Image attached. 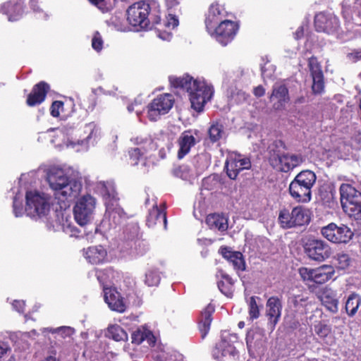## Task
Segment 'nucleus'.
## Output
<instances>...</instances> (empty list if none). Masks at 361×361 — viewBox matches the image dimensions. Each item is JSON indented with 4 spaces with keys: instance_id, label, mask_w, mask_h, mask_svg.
<instances>
[{
    "instance_id": "obj_37",
    "label": "nucleus",
    "mask_w": 361,
    "mask_h": 361,
    "mask_svg": "<svg viewBox=\"0 0 361 361\" xmlns=\"http://www.w3.org/2000/svg\"><path fill=\"white\" fill-rule=\"evenodd\" d=\"M132 343L135 345L141 344L145 340L148 341L155 342L154 336L152 331L148 330H141L137 329L134 331L131 335Z\"/></svg>"
},
{
    "instance_id": "obj_12",
    "label": "nucleus",
    "mask_w": 361,
    "mask_h": 361,
    "mask_svg": "<svg viewBox=\"0 0 361 361\" xmlns=\"http://www.w3.org/2000/svg\"><path fill=\"white\" fill-rule=\"evenodd\" d=\"M238 28L237 23L224 20L216 27L214 26L212 31L209 33L221 45L226 46L234 39Z\"/></svg>"
},
{
    "instance_id": "obj_57",
    "label": "nucleus",
    "mask_w": 361,
    "mask_h": 361,
    "mask_svg": "<svg viewBox=\"0 0 361 361\" xmlns=\"http://www.w3.org/2000/svg\"><path fill=\"white\" fill-rule=\"evenodd\" d=\"M253 94L257 98L263 97L265 94V88L262 85L255 87L253 89Z\"/></svg>"
},
{
    "instance_id": "obj_8",
    "label": "nucleus",
    "mask_w": 361,
    "mask_h": 361,
    "mask_svg": "<svg viewBox=\"0 0 361 361\" xmlns=\"http://www.w3.org/2000/svg\"><path fill=\"white\" fill-rule=\"evenodd\" d=\"M304 251L312 260L322 262L331 255L332 250L329 245L322 239L310 238L304 244Z\"/></svg>"
},
{
    "instance_id": "obj_1",
    "label": "nucleus",
    "mask_w": 361,
    "mask_h": 361,
    "mask_svg": "<svg viewBox=\"0 0 361 361\" xmlns=\"http://www.w3.org/2000/svg\"><path fill=\"white\" fill-rule=\"evenodd\" d=\"M171 82L174 87L188 92L191 106L197 112L203 110L207 101L213 94L212 87L204 80L194 79L189 75L171 79Z\"/></svg>"
},
{
    "instance_id": "obj_18",
    "label": "nucleus",
    "mask_w": 361,
    "mask_h": 361,
    "mask_svg": "<svg viewBox=\"0 0 361 361\" xmlns=\"http://www.w3.org/2000/svg\"><path fill=\"white\" fill-rule=\"evenodd\" d=\"M50 90L49 84L45 81H40L35 84L31 92L27 94L25 102L27 106L34 107L42 104Z\"/></svg>"
},
{
    "instance_id": "obj_52",
    "label": "nucleus",
    "mask_w": 361,
    "mask_h": 361,
    "mask_svg": "<svg viewBox=\"0 0 361 361\" xmlns=\"http://www.w3.org/2000/svg\"><path fill=\"white\" fill-rule=\"evenodd\" d=\"M189 169L186 166H179L178 167L176 168L173 171L175 176L181 178H186Z\"/></svg>"
},
{
    "instance_id": "obj_54",
    "label": "nucleus",
    "mask_w": 361,
    "mask_h": 361,
    "mask_svg": "<svg viewBox=\"0 0 361 361\" xmlns=\"http://www.w3.org/2000/svg\"><path fill=\"white\" fill-rule=\"evenodd\" d=\"M89 2L97 6L99 10L102 11V13H106L108 11V8L105 6V0H88Z\"/></svg>"
},
{
    "instance_id": "obj_62",
    "label": "nucleus",
    "mask_w": 361,
    "mask_h": 361,
    "mask_svg": "<svg viewBox=\"0 0 361 361\" xmlns=\"http://www.w3.org/2000/svg\"><path fill=\"white\" fill-rule=\"evenodd\" d=\"M160 156H161V157L162 159H164V158H165V156H164V155H160Z\"/></svg>"
},
{
    "instance_id": "obj_4",
    "label": "nucleus",
    "mask_w": 361,
    "mask_h": 361,
    "mask_svg": "<svg viewBox=\"0 0 361 361\" xmlns=\"http://www.w3.org/2000/svg\"><path fill=\"white\" fill-rule=\"evenodd\" d=\"M339 191L343 211L361 224V192L348 183H342Z\"/></svg>"
},
{
    "instance_id": "obj_58",
    "label": "nucleus",
    "mask_w": 361,
    "mask_h": 361,
    "mask_svg": "<svg viewBox=\"0 0 361 361\" xmlns=\"http://www.w3.org/2000/svg\"><path fill=\"white\" fill-rule=\"evenodd\" d=\"M181 0H164L166 6L168 9H171L177 7Z\"/></svg>"
},
{
    "instance_id": "obj_33",
    "label": "nucleus",
    "mask_w": 361,
    "mask_h": 361,
    "mask_svg": "<svg viewBox=\"0 0 361 361\" xmlns=\"http://www.w3.org/2000/svg\"><path fill=\"white\" fill-rule=\"evenodd\" d=\"M264 335L259 328H252L246 334V344L249 350L259 347L263 342Z\"/></svg>"
},
{
    "instance_id": "obj_59",
    "label": "nucleus",
    "mask_w": 361,
    "mask_h": 361,
    "mask_svg": "<svg viewBox=\"0 0 361 361\" xmlns=\"http://www.w3.org/2000/svg\"><path fill=\"white\" fill-rule=\"evenodd\" d=\"M38 1L39 0H30V6L34 11H39L40 10L38 5Z\"/></svg>"
},
{
    "instance_id": "obj_20",
    "label": "nucleus",
    "mask_w": 361,
    "mask_h": 361,
    "mask_svg": "<svg viewBox=\"0 0 361 361\" xmlns=\"http://www.w3.org/2000/svg\"><path fill=\"white\" fill-rule=\"evenodd\" d=\"M226 11L223 6L217 2L212 3L205 18V25L208 32H211L216 23H219L226 16Z\"/></svg>"
},
{
    "instance_id": "obj_11",
    "label": "nucleus",
    "mask_w": 361,
    "mask_h": 361,
    "mask_svg": "<svg viewBox=\"0 0 361 361\" xmlns=\"http://www.w3.org/2000/svg\"><path fill=\"white\" fill-rule=\"evenodd\" d=\"M25 211L31 216H43L50 209L49 203L46 197L36 191H27L25 195Z\"/></svg>"
},
{
    "instance_id": "obj_31",
    "label": "nucleus",
    "mask_w": 361,
    "mask_h": 361,
    "mask_svg": "<svg viewBox=\"0 0 361 361\" xmlns=\"http://www.w3.org/2000/svg\"><path fill=\"white\" fill-rule=\"evenodd\" d=\"M310 221L311 212L309 209L302 205L294 207L293 228L307 225Z\"/></svg>"
},
{
    "instance_id": "obj_63",
    "label": "nucleus",
    "mask_w": 361,
    "mask_h": 361,
    "mask_svg": "<svg viewBox=\"0 0 361 361\" xmlns=\"http://www.w3.org/2000/svg\"><path fill=\"white\" fill-rule=\"evenodd\" d=\"M159 36L160 37V38H162V39H164V37H162L161 35H159Z\"/></svg>"
},
{
    "instance_id": "obj_61",
    "label": "nucleus",
    "mask_w": 361,
    "mask_h": 361,
    "mask_svg": "<svg viewBox=\"0 0 361 361\" xmlns=\"http://www.w3.org/2000/svg\"><path fill=\"white\" fill-rule=\"evenodd\" d=\"M238 326H239V328H243L244 326V322H240L238 323Z\"/></svg>"
},
{
    "instance_id": "obj_50",
    "label": "nucleus",
    "mask_w": 361,
    "mask_h": 361,
    "mask_svg": "<svg viewBox=\"0 0 361 361\" xmlns=\"http://www.w3.org/2000/svg\"><path fill=\"white\" fill-rule=\"evenodd\" d=\"M64 103L62 101L56 100L52 102L50 106V114L54 117L57 118L60 116V110L63 108Z\"/></svg>"
},
{
    "instance_id": "obj_6",
    "label": "nucleus",
    "mask_w": 361,
    "mask_h": 361,
    "mask_svg": "<svg viewBox=\"0 0 361 361\" xmlns=\"http://www.w3.org/2000/svg\"><path fill=\"white\" fill-rule=\"evenodd\" d=\"M321 234L329 241L336 244H346L353 238L354 233L346 225L331 222L321 228Z\"/></svg>"
},
{
    "instance_id": "obj_28",
    "label": "nucleus",
    "mask_w": 361,
    "mask_h": 361,
    "mask_svg": "<svg viewBox=\"0 0 361 361\" xmlns=\"http://www.w3.org/2000/svg\"><path fill=\"white\" fill-rule=\"evenodd\" d=\"M218 288L228 298H231L234 292V281L224 271L221 270L216 274Z\"/></svg>"
},
{
    "instance_id": "obj_2",
    "label": "nucleus",
    "mask_w": 361,
    "mask_h": 361,
    "mask_svg": "<svg viewBox=\"0 0 361 361\" xmlns=\"http://www.w3.org/2000/svg\"><path fill=\"white\" fill-rule=\"evenodd\" d=\"M159 7L152 8L146 1L135 2L127 9V20L134 27L160 30L161 19Z\"/></svg>"
},
{
    "instance_id": "obj_21",
    "label": "nucleus",
    "mask_w": 361,
    "mask_h": 361,
    "mask_svg": "<svg viewBox=\"0 0 361 361\" xmlns=\"http://www.w3.org/2000/svg\"><path fill=\"white\" fill-rule=\"evenodd\" d=\"M266 306V316L268 321L273 327H275L281 316V300L277 296H271L267 300Z\"/></svg>"
},
{
    "instance_id": "obj_35",
    "label": "nucleus",
    "mask_w": 361,
    "mask_h": 361,
    "mask_svg": "<svg viewBox=\"0 0 361 361\" xmlns=\"http://www.w3.org/2000/svg\"><path fill=\"white\" fill-rule=\"evenodd\" d=\"M131 142L145 155L156 148V144L151 137L137 136L132 138Z\"/></svg>"
},
{
    "instance_id": "obj_41",
    "label": "nucleus",
    "mask_w": 361,
    "mask_h": 361,
    "mask_svg": "<svg viewBox=\"0 0 361 361\" xmlns=\"http://www.w3.org/2000/svg\"><path fill=\"white\" fill-rule=\"evenodd\" d=\"M224 134V126L219 123H213L208 130V135L211 142L214 143L220 140Z\"/></svg>"
},
{
    "instance_id": "obj_32",
    "label": "nucleus",
    "mask_w": 361,
    "mask_h": 361,
    "mask_svg": "<svg viewBox=\"0 0 361 361\" xmlns=\"http://www.w3.org/2000/svg\"><path fill=\"white\" fill-rule=\"evenodd\" d=\"M205 222L210 229L225 231L228 228L227 219L217 213H212L207 216Z\"/></svg>"
},
{
    "instance_id": "obj_46",
    "label": "nucleus",
    "mask_w": 361,
    "mask_h": 361,
    "mask_svg": "<svg viewBox=\"0 0 361 361\" xmlns=\"http://www.w3.org/2000/svg\"><path fill=\"white\" fill-rule=\"evenodd\" d=\"M314 330L316 334L320 338H325L328 336L329 334L331 332V328L326 324L319 322L318 324L314 326Z\"/></svg>"
},
{
    "instance_id": "obj_39",
    "label": "nucleus",
    "mask_w": 361,
    "mask_h": 361,
    "mask_svg": "<svg viewBox=\"0 0 361 361\" xmlns=\"http://www.w3.org/2000/svg\"><path fill=\"white\" fill-rule=\"evenodd\" d=\"M361 304V298L356 293H352L349 295L345 302V310L349 316H354Z\"/></svg>"
},
{
    "instance_id": "obj_13",
    "label": "nucleus",
    "mask_w": 361,
    "mask_h": 361,
    "mask_svg": "<svg viewBox=\"0 0 361 361\" xmlns=\"http://www.w3.org/2000/svg\"><path fill=\"white\" fill-rule=\"evenodd\" d=\"M314 25L316 31L333 35L338 32L341 28L339 18L334 13L321 11L314 18Z\"/></svg>"
},
{
    "instance_id": "obj_27",
    "label": "nucleus",
    "mask_w": 361,
    "mask_h": 361,
    "mask_svg": "<svg viewBox=\"0 0 361 361\" xmlns=\"http://www.w3.org/2000/svg\"><path fill=\"white\" fill-rule=\"evenodd\" d=\"M146 224L148 227H154L157 224L163 225L166 228L167 217L166 212L156 204L149 210L146 219Z\"/></svg>"
},
{
    "instance_id": "obj_15",
    "label": "nucleus",
    "mask_w": 361,
    "mask_h": 361,
    "mask_svg": "<svg viewBox=\"0 0 361 361\" xmlns=\"http://www.w3.org/2000/svg\"><path fill=\"white\" fill-rule=\"evenodd\" d=\"M308 68L312 79V91L314 94H320L324 90V76L322 66L316 56L308 59Z\"/></svg>"
},
{
    "instance_id": "obj_47",
    "label": "nucleus",
    "mask_w": 361,
    "mask_h": 361,
    "mask_svg": "<svg viewBox=\"0 0 361 361\" xmlns=\"http://www.w3.org/2000/svg\"><path fill=\"white\" fill-rule=\"evenodd\" d=\"M128 152L130 160L134 165H137L140 161L146 156L140 149L136 147L129 149Z\"/></svg>"
},
{
    "instance_id": "obj_25",
    "label": "nucleus",
    "mask_w": 361,
    "mask_h": 361,
    "mask_svg": "<svg viewBox=\"0 0 361 361\" xmlns=\"http://www.w3.org/2000/svg\"><path fill=\"white\" fill-rule=\"evenodd\" d=\"M214 312V305L209 304L201 312L198 322V329L201 334L202 339H204L210 330L212 322V314Z\"/></svg>"
},
{
    "instance_id": "obj_40",
    "label": "nucleus",
    "mask_w": 361,
    "mask_h": 361,
    "mask_svg": "<svg viewBox=\"0 0 361 361\" xmlns=\"http://www.w3.org/2000/svg\"><path fill=\"white\" fill-rule=\"evenodd\" d=\"M107 336L116 341H126L128 339L127 333L118 324L111 325L108 327Z\"/></svg>"
},
{
    "instance_id": "obj_10",
    "label": "nucleus",
    "mask_w": 361,
    "mask_h": 361,
    "mask_svg": "<svg viewBox=\"0 0 361 361\" xmlns=\"http://www.w3.org/2000/svg\"><path fill=\"white\" fill-rule=\"evenodd\" d=\"M95 204L96 200L90 195H83L78 200L73 207V214L79 225L85 226L90 221Z\"/></svg>"
},
{
    "instance_id": "obj_30",
    "label": "nucleus",
    "mask_w": 361,
    "mask_h": 361,
    "mask_svg": "<svg viewBox=\"0 0 361 361\" xmlns=\"http://www.w3.org/2000/svg\"><path fill=\"white\" fill-rule=\"evenodd\" d=\"M107 257V252L102 245L89 247L85 252V257L92 264L104 263Z\"/></svg>"
},
{
    "instance_id": "obj_56",
    "label": "nucleus",
    "mask_w": 361,
    "mask_h": 361,
    "mask_svg": "<svg viewBox=\"0 0 361 361\" xmlns=\"http://www.w3.org/2000/svg\"><path fill=\"white\" fill-rule=\"evenodd\" d=\"M347 56L353 62H357L361 59V49H355L352 52L348 54Z\"/></svg>"
},
{
    "instance_id": "obj_5",
    "label": "nucleus",
    "mask_w": 361,
    "mask_h": 361,
    "mask_svg": "<svg viewBox=\"0 0 361 361\" xmlns=\"http://www.w3.org/2000/svg\"><path fill=\"white\" fill-rule=\"evenodd\" d=\"M82 188L80 180L71 178L58 192H54L57 204L61 210L69 208L71 204L79 196Z\"/></svg>"
},
{
    "instance_id": "obj_42",
    "label": "nucleus",
    "mask_w": 361,
    "mask_h": 361,
    "mask_svg": "<svg viewBox=\"0 0 361 361\" xmlns=\"http://www.w3.org/2000/svg\"><path fill=\"white\" fill-rule=\"evenodd\" d=\"M291 303L296 311L300 312H303L308 305L310 304L308 297H305L303 295L293 296L291 298Z\"/></svg>"
},
{
    "instance_id": "obj_60",
    "label": "nucleus",
    "mask_w": 361,
    "mask_h": 361,
    "mask_svg": "<svg viewBox=\"0 0 361 361\" xmlns=\"http://www.w3.org/2000/svg\"><path fill=\"white\" fill-rule=\"evenodd\" d=\"M6 353V349L0 346V358L3 357L4 355Z\"/></svg>"
},
{
    "instance_id": "obj_36",
    "label": "nucleus",
    "mask_w": 361,
    "mask_h": 361,
    "mask_svg": "<svg viewBox=\"0 0 361 361\" xmlns=\"http://www.w3.org/2000/svg\"><path fill=\"white\" fill-rule=\"evenodd\" d=\"M294 218V207L290 210L288 208L280 209L278 216V221L281 227L284 229L293 228Z\"/></svg>"
},
{
    "instance_id": "obj_43",
    "label": "nucleus",
    "mask_w": 361,
    "mask_h": 361,
    "mask_svg": "<svg viewBox=\"0 0 361 361\" xmlns=\"http://www.w3.org/2000/svg\"><path fill=\"white\" fill-rule=\"evenodd\" d=\"M336 266L339 269H345L348 268L351 262L350 256L343 252L338 253L335 257Z\"/></svg>"
},
{
    "instance_id": "obj_3",
    "label": "nucleus",
    "mask_w": 361,
    "mask_h": 361,
    "mask_svg": "<svg viewBox=\"0 0 361 361\" xmlns=\"http://www.w3.org/2000/svg\"><path fill=\"white\" fill-rule=\"evenodd\" d=\"M316 180L317 176L312 171H300L289 185L290 195L298 202H309L312 199V189Z\"/></svg>"
},
{
    "instance_id": "obj_64",
    "label": "nucleus",
    "mask_w": 361,
    "mask_h": 361,
    "mask_svg": "<svg viewBox=\"0 0 361 361\" xmlns=\"http://www.w3.org/2000/svg\"><path fill=\"white\" fill-rule=\"evenodd\" d=\"M359 76H360V79H361V73H360Z\"/></svg>"
},
{
    "instance_id": "obj_44",
    "label": "nucleus",
    "mask_w": 361,
    "mask_h": 361,
    "mask_svg": "<svg viewBox=\"0 0 361 361\" xmlns=\"http://www.w3.org/2000/svg\"><path fill=\"white\" fill-rule=\"evenodd\" d=\"M257 298L255 296H251L250 298L248 303V313L249 317L251 320L257 319L260 315L259 307L256 301Z\"/></svg>"
},
{
    "instance_id": "obj_19",
    "label": "nucleus",
    "mask_w": 361,
    "mask_h": 361,
    "mask_svg": "<svg viewBox=\"0 0 361 361\" xmlns=\"http://www.w3.org/2000/svg\"><path fill=\"white\" fill-rule=\"evenodd\" d=\"M219 253L232 264L233 269L237 272L245 270V261L243 255L240 252L234 251L231 247L226 246H222L219 249Z\"/></svg>"
},
{
    "instance_id": "obj_23",
    "label": "nucleus",
    "mask_w": 361,
    "mask_h": 361,
    "mask_svg": "<svg viewBox=\"0 0 361 361\" xmlns=\"http://www.w3.org/2000/svg\"><path fill=\"white\" fill-rule=\"evenodd\" d=\"M197 141L193 136L192 130L183 131L177 140V144L179 147L177 153L178 159L184 158L190 152L192 147L196 144Z\"/></svg>"
},
{
    "instance_id": "obj_55",
    "label": "nucleus",
    "mask_w": 361,
    "mask_h": 361,
    "mask_svg": "<svg viewBox=\"0 0 361 361\" xmlns=\"http://www.w3.org/2000/svg\"><path fill=\"white\" fill-rule=\"evenodd\" d=\"M13 307L20 313H24L25 302L23 300H14L12 303Z\"/></svg>"
},
{
    "instance_id": "obj_45",
    "label": "nucleus",
    "mask_w": 361,
    "mask_h": 361,
    "mask_svg": "<svg viewBox=\"0 0 361 361\" xmlns=\"http://www.w3.org/2000/svg\"><path fill=\"white\" fill-rule=\"evenodd\" d=\"M161 278L157 270H149L145 274V283L148 286H156L160 282Z\"/></svg>"
},
{
    "instance_id": "obj_26",
    "label": "nucleus",
    "mask_w": 361,
    "mask_h": 361,
    "mask_svg": "<svg viewBox=\"0 0 361 361\" xmlns=\"http://www.w3.org/2000/svg\"><path fill=\"white\" fill-rule=\"evenodd\" d=\"M268 154V161L270 165L274 169L282 172L285 162L283 158H286V154L281 152L277 142L269 147Z\"/></svg>"
},
{
    "instance_id": "obj_49",
    "label": "nucleus",
    "mask_w": 361,
    "mask_h": 361,
    "mask_svg": "<svg viewBox=\"0 0 361 361\" xmlns=\"http://www.w3.org/2000/svg\"><path fill=\"white\" fill-rule=\"evenodd\" d=\"M178 25V19L176 16L169 14L167 17L166 20L161 23V28L159 31H161L164 27L174 29Z\"/></svg>"
},
{
    "instance_id": "obj_34",
    "label": "nucleus",
    "mask_w": 361,
    "mask_h": 361,
    "mask_svg": "<svg viewBox=\"0 0 361 361\" xmlns=\"http://www.w3.org/2000/svg\"><path fill=\"white\" fill-rule=\"evenodd\" d=\"M71 178L64 174L63 171L51 172L48 175V182L50 188L56 192Z\"/></svg>"
},
{
    "instance_id": "obj_48",
    "label": "nucleus",
    "mask_w": 361,
    "mask_h": 361,
    "mask_svg": "<svg viewBox=\"0 0 361 361\" xmlns=\"http://www.w3.org/2000/svg\"><path fill=\"white\" fill-rule=\"evenodd\" d=\"M351 19L354 25L361 26V0L354 6Z\"/></svg>"
},
{
    "instance_id": "obj_22",
    "label": "nucleus",
    "mask_w": 361,
    "mask_h": 361,
    "mask_svg": "<svg viewBox=\"0 0 361 361\" xmlns=\"http://www.w3.org/2000/svg\"><path fill=\"white\" fill-rule=\"evenodd\" d=\"M104 301L112 310L121 313L125 312L126 305L120 293L116 288H104Z\"/></svg>"
},
{
    "instance_id": "obj_29",
    "label": "nucleus",
    "mask_w": 361,
    "mask_h": 361,
    "mask_svg": "<svg viewBox=\"0 0 361 361\" xmlns=\"http://www.w3.org/2000/svg\"><path fill=\"white\" fill-rule=\"evenodd\" d=\"M319 298L322 303L332 312L338 311V300L336 293L330 288L325 287L321 291Z\"/></svg>"
},
{
    "instance_id": "obj_38",
    "label": "nucleus",
    "mask_w": 361,
    "mask_h": 361,
    "mask_svg": "<svg viewBox=\"0 0 361 361\" xmlns=\"http://www.w3.org/2000/svg\"><path fill=\"white\" fill-rule=\"evenodd\" d=\"M283 159L285 162L282 168V172L286 173L298 166L303 162V158L300 154H290L287 153L286 158Z\"/></svg>"
},
{
    "instance_id": "obj_14",
    "label": "nucleus",
    "mask_w": 361,
    "mask_h": 361,
    "mask_svg": "<svg viewBox=\"0 0 361 361\" xmlns=\"http://www.w3.org/2000/svg\"><path fill=\"white\" fill-rule=\"evenodd\" d=\"M238 343V336L236 334H224L221 341L216 344L213 354L216 358L229 357L235 359L238 357V352L235 344Z\"/></svg>"
},
{
    "instance_id": "obj_9",
    "label": "nucleus",
    "mask_w": 361,
    "mask_h": 361,
    "mask_svg": "<svg viewBox=\"0 0 361 361\" xmlns=\"http://www.w3.org/2000/svg\"><path fill=\"white\" fill-rule=\"evenodd\" d=\"M299 274L304 281L323 284L334 278L335 269L331 265L324 264L316 269L301 267Z\"/></svg>"
},
{
    "instance_id": "obj_51",
    "label": "nucleus",
    "mask_w": 361,
    "mask_h": 361,
    "mask_svg": "<svg viewBox=\"0 0 361 361\" xmlns=\"http://www.w3.org/2000/svg\"><path fill=\"white\" fill-rule=\"evenodd\" d=\"M103 39L99 32H96L92 39V47L97 51H100L103 48Z\"/></svg>"
},
{
    "instance_id": "obj_24",
    "label": "nucleus",
    "mask_w": 361,
    "mask_h": 361,
    "mask_svg": "<svg viewBox=\"0 0 361 361\" xmlns=\"http://www.w3.org/2000/svg\"><path fill=\"white\" fill-rule=\"evenodd\" d=\"M0 12L7 16L9 21H17L23 17V6L21 3L8 1L1 6Z\"/></svg>"
},
{
    "instance_id": "obj_53",
    "label": "nucleus",
    "mask_w": 361,
    "mask_h": 361,
    "mask_svg": "<svg viewBox=\"0 0 361 361\" xmlns=\"http://www.w3.org/2000/svg\"><path fill=\"white\" fill-rule=\"evenodd\" d=\"M13 208L16 216L18 217L22 215L23 210L22 203L18 202L16 197L13 198Z\"/></svg>"
},
{
    "instance_id": "obj_17",
    "label": "nucleus",
    "mask_w": 361,
    "mask_h": 361,
    "mask_svg": "<svg viewBox=\"0 0 361 361\" xmlns=\"http://www.w3.org/2000/svg\"><path fill=\"white\" fill-rule=\"evenodd\" d=\"M272 107L276 111L285 109L286 105L290 102V97L287 85L283 82H276L269 97Z\"/></svg>"
},
{
    "instance_id": "obj_16",
    "label": "nucleus",
    "mask_w": 361,
    "mask_h": 361,
    "mask_svg": "<svg viewBox=\"0 0 361 361\" xmlns=\"http://www.w3.org/2000/svg\"><path fill=\"white\" fill-rule=\"evenodd\" d=\"M251 167L250 159L240 154H231L226 159L225 169L227 176L232 180H235L239 173L244 169Z\"/></svg>"
},
{
    "instance_id": "obj_7",
    "label": "nucleus",
    "mask_w": 361,
    "mask_h": 361,
    "mask_svg": "<svg viewBox=\"0 0 361 361\" xmlns=\"http://www.w3.org/2000/svg\"><path fill=\"white\" fill-rule=\"evenodd\" d=\"M175 99L171 94H159L147 105V117L151 121H156L161 115L166 114L172 109Z\"/></svg>"
}]
</instances>
